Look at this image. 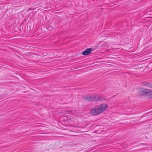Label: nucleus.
I'll use <instances>...</instances> for the list:
<instances>
[{
  "mask_svg": "<svg viewBox=\"0 0 152 152\" xmlns=\"http://www.w3.org/2000/svg\"><path fill=\"white\" fill-rule=\"evenodd\" d=\"M83 98L84 99L88 101H93L94 99L96 101H103L105 100V98L102 96H84Z\"/></svg>",
  "mask_w": 152,
  "mask_h": 152,
  "instance_id": "nucleus-2",
  "label": "nucleus"
},
{
  "mask_svg": "<svg viewBox=\"0 0 152 152\" xmlns=\"http://www.w3.org/2000/svg\"><path fill=\"white\" fill-rule=\"evenodd\" d=\"M35 9H31V8H28L27 9V10H26V11L27 12H28V11H30L31 10H34Z\"/></svg>",
  "mask_w": 152,
  "mask_h": 152,
  "instance_id": "nucleus-7",
  "label": "nucleus"
},
{
  "mask_svg": "<svg viewBox=\"0 0 152 152\" xmlns=\"http://www.w3.org/2000/svg\"><path fill=\"white\" fill-rule=\"evenodd\" d=\"M137 95L140 96H146L152 97V90L143 88L138 91Z\"/></svg>",
  "mask_w": 152,
  "mask_h": 152,
  "instance_id": "nucleus-1",
  "label": "nucleus"
},
{
  "mask_svg": "<svg viewBox=\"0 0 152 152\" xmlns=\"http://www.w3.org/2000/svg\"><path fill=\"white\" fill-rule=\"evenodd\" d=\"M142 84L145 86L147 87H148L152 88V83H151L149 82H143L142 83Z\"/></svg>",
  "mask_w": 152,
  "mask_h": 152,
  "instance_id": "nucleus-6",
  "label": "nucleus"
},
{
  "mask_svg": "<svg viewBox=\"0 0 152 152\" xmlns=\"http://www.w3.org/2000/svg\"><path fill=\"white\" fill-rule=\"evenodd\" d=\"M97 107L100 113L101 114L105 111L108 108V106L107 104H102L99 105Z\"/></svg>",
  "mask_w": 152,
  "mask_h": 152,
  "instance_id": "nucleus-3",
  "label": "nucleus"
},
{
  "mask_svg": "<svg viewBox=\"0 0 152 152\" xmlns=\"http://www.w3.org/2000/svg\"><path fill=\"white\" fill-rule=\"evenodd\" d=\"M92 50V48H87L82 52V54L84 56L89 55L91 54V53Z\"/></svg>",
  "mask_w": 152,
  "mask_h": 152,
  "instance_id": "nucleus-5",
  "label": "nucleus"
},
{
  "mask_svg": "<svg viewBox=\"0 0 152 152\" xmlns=\"http://www.w3.org/2000/svg\"><path fill=\"white\" fill-rule=\"evenodd\" d=\"M90 113L93 115H97L100 114L97 107L91 108L90 110Z\"/></svg>",
  "mask_w": 152,
  "mask_h": 152,
  "instance_id": "nucleus-4",
  "label": "nucleus"
}]
</instances>
